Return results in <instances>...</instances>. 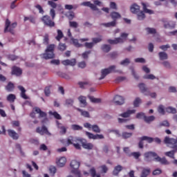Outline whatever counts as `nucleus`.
Returning a JSON list of instances; mask_svg holds the SVG:
<instances>
[{
	"mask_svg": "<svg viewBox=\"0 0 177 177\" xmlns=\"http://www.w3.org/2000/svg\"><path fill=\"white\" fill-rule=\"evenodd\" d=\"M102 50L106 53H109V51L111 50V46L109 44H104L102 46Z\"/></svg>",
	"mask_w": 177,
	"mask_h": 177,
	"instance_id": "35",
	"label": "nucleus"
},
{
	"mask_svg": "<svg viewBox=\"0 0 177 177\" xmlns=\"http://www.w3.org/2000/svg\"><path fill=\"white\" fill-rule=\"evenodd\" d=\"M110 17L113 20V21L117 22V20H118V19H121V14L118 12H112L110 14Z\"/></svg>",
	"mask_w": 177,
	"mask_h": 177,
	"instance_id": "20",
	"label": "nucleus"
},
{
	"mask_svg": "<svg viewBox=\"0 0 177 177\" xmlns=\"http://www.w3.org/2000/svg\"><path fill=\"white\" fill-rule=\"evenodd\" d=\"M130 10L131 13H134V14L139 13V12L140 11V6H139L136 3H133V5H131L130 8Z\"/></svg>",
	"mask_w": 177,
	"mask_h": 177,
	"instance_id": "18",
	"label": "nucleus"
},
{
	"mask_svg": "<svg viewBox=\"0 0 177 177\" xmlns=\"http://www.w3.org/2000/svg\"><path fill=\"white\" fill-rule=\"evenodd\" d=\"M5 89L7 92H13V91H15V84L12 82H9L6 86Z\"/></svg>",
	"mask_w": 177,
	"mask_h": 177,
	"instance_id": "25",
	"label": "nucleus"
},
{
	"mask_svg": "<svg viewBox=\"0 0 177 177\" xmlns=\"http://www.w3.org/2000/svg\"><path fill=\"white\" fill-rule=\"evenodd\" d=\"M161 174H162V170H161L160 169H156L152 172V175H153V176H156L157 175H161Z\"/></svg>",
	"mask_w": 177,
	"mask_h": 177,
	"instance_id": "52",
	"label": "nucleus"
},
{
	"mask_svg": "<svg viewBox=\"0 0 177 177\" xmlns=\"http://www.w3.org/2000/svg\"><path fill=\"white\" fill-rule=\"evenodd\" d=\"M131 156L133 157L136 160H138L140 157V152H133L131 153Z\"/></svg>",
	"mask_w": 177,
	"mask_h": 177,
	"instance_id": "63",
	"label": "nucleus"
},
{
	"mask_svg": "<svg viewBox=\"0 0 177 177\" xmlns=\"http://www.w3.org/2000/svg\"><path fill=\"white\" fill-rule=\"evenodd\" d=\"M50 114L53 115L56 120H62V116H60V115L57 111H50Z\"/></svg>",
	"mask_w": 177,
	"mask_h": 177,
	"instance_id": "45",
	"label": "nucleus"
},
{
	"mask_svg": "<svg viewBox=\"0 0 177 177\" xmlns=\"http://www.w3.org/2000/svg\"><path fill=\"white\" fill-rule=\"evenodd\" d=\"M167 113H171L172 114L176 113V109L173 108L172 106H169L166 109Z\"/></svg>",
	"mask_w": 177,
	"mask_h": 177,
	"instance_id": "48",
	"label": "nucleus"
},
{
	"mask_svg": "<svg viewBox=\"0 0 177 177\" xmlns=\"http://www.w3.org/2000/svg\"><path fill=\"white\" fill-rule=\"evenodd\" d=\"M48 5H49V6L53 8V9H56V8H57V4L52 1H48Z\"/></svg>",
	"mask_w": 177,
	"mask_h": 177,
	"instance_id": "60",
	"label": "nucleus"
},
{
	"mask_svg": "<svg viewBox=\"0 0 177 177\" xmlns=\"http://www.w3.org/2000/svg\"><path fill=\"white\" fill-rule=\"evenodd\" d=\"M144 160L146 162H151L153 158L158 162H160L162 165H169V162L167 160L165 157L161 158L157 155L156 152L148 151L144 154Z\"/></svg>",
	"mask_w": 177,
	"mask_h": 177,
	"instance_id": "2",
	"label": "nucleus"
},
{
	"mask_svg": "<svg viewBox=\"0 0 177 177\" xmlns=\"http://www.w3.org/2000/svg\"><path fill=\"white\" fill-rule=\"evenodd\" d=\"M142 103V100L139 97H136L133 102L134 107H139V104Z\"/></svg>",
	"mask_w": 177,
	"mask_h": 177,
	"instance_id": "46",
	"label": "nucleus"
},
{
	"mask_svg": "<svg viewBox=\"0 0 177 177\" xmlns=\"http://www.w3.org/2000/svg\"><path fill=\"white\" fill-rule=\"evenodd\" d=\"M77 111H80V113H81V115H82L83 117H85L86 118H89L90 115H89V112L86 111H83L82 109L77 108Z\"/></svg>",
	"mask_w": 177,
	"mask_h": 177,
	"instance_id": "33",
	"label": "nucleus"
},
{
	"mask_svg": "<svg viewBox=\"0 0 177 177\" xmlns=\"http://www.w3.org/2000/svg\"><path fill=\"white\" fill-rule=\"evenodd\" d=\"M71 128L73 131H82L83 127L78 124H72Z\"/></svg>",
	"mask_w": 177,
	"mask_h": 177,
	"instance_id": "43",
	"label": "nucleus"
},
{
	"mask_svg": "<svg viewBox=\"0 0 177 177\" xmlns=\"http://www.w3.org/2000/svg\"><path fill=\"white\" fill-rule=\"evenodd\" d=\"M69 26H70V27H72V28H77L78 23H77V21H70Z\"/></svg>",
	"mask_w": 177,
	"mask_h": 177,
	"instance_id": "61",
	"label": "nucleus"
},
{
	"mask_svg": "<svg viewBox=\"0 0 177 177\" xmlns=\"http://www.w3.org/2000/svg\"><path fill=\"white\" fill-rule=\"evenodd\" d=\"M57 35L55 37V39L57 41H60L62 38H63V37H64V35L63 34V32L60 29H58L57 30Z\"/></svg>",
	"mask_w": 177,
	"mask_h": 177,
	"instance_id": "31",
	"label": "nucleus"
},
{
	"mask_svg": "<svg viewBox=\"0 0 177 177\" xmlns=\"http://www.w3.org/2000/svg\"><path fill=\"white\" fill-rule=\"evenodd\" d=\"M117 22L115 21H112L111 22L102 24L101 26H104V27H115Z\"/></svg>",
	"mask_w": 177,
	"mask_h": 177,
	"instance_id": "37",
	"label": "nucleus"
},
{
	"mask_svg": "<svg viewBox=\"0 0 177 177\" xmlns=\"http://www.w3.org/2000/svg\"><path fill=\"white\" fill-rule=\"evenodd\" d=\"M163 23L164 28H169L170 30L175 28L176 26V24L172 21H163Z\"/></svg>",
	"mask_w": 177,
	"mask_h": 177,
	"instance_id": "13",
	"label": "nucleus"
},
{
	"mask_svg": "<svg viewBox=\"0 0 177 177\" xmlns=\"http://www.w3.org/2000/svg\"><path fill=\"white\" fill-rule=\"evenodd\" d=\"M121 37H117L115 39H109L107 40L108 43L111 45H117L118 44H123L128 38V33L123 32L120 35Z\"/></svg>",
	"mask_w": 177,
	"mask_h": 177,
	"instance_id": "4",
	"label": "nucleus"
},
{
	"mask_svg": "<svg viewBox=\"0 0 177 177\" xmlns=\"http://www.w3.org/2000/svg\"><path fill=\"white\" fill-rule=\"evenodd\" d=\"M144 80H156V76L153 74L145 75L143 76Z\"/></svg>",
	"mask_w": 177,
	"mask_h": 177,
	"instance_id": "51",
	"label": "nucleus"
},
{
	"mask_svg": "<svg viewBox=\"0 0 177 177\" xmlns=\"http://www.w3.org/2000/svg\"><path fill=\"white\" fill-rule=\"evenodd\" d=\"M158 127V128H161L162 127L169 128V122H168V120H163L159 123Z\"/></svg>",
	"mask_w": 177,
	"mask_h": 177,
	"instance_id": "32",
	"label": "nucleus"
},
{
	"mask_svg": "<svg viewBox=\"0 0 177 177\" xmlns=\"http://www.w3.org/2000/svg\"><path fill=\"white\" fill-rule=\"evenodd\" d=\"M34 110L37 114H39V118H44L47 115L46 113L42 111L39 107H35Z\"/></svg>",
	"mask_w": 177,
	"mask_h": 177,
	"instance_id": "21",
	"label": "nucleus"
},
{
	"mask_svg": "<svg viewBox=\"0 0 177 177\" xmlns=\"http://www.w3.org/2000/svg\"><path fill=\"white\" fill-rule=\"evenodd\" d=\"M54 20L55 19L51 18L49 15H44L41 18V21H42L43 24L46 26V27H50V28L56 26Z\"/></svg>",
	"mask_w": 177,
	"mask_h": 177,
	"instance_id": "5",
	"label": "nucleus"
},
{
	"mask_svg": "<svg viewBox=\"0 0 177 177\" xmlns=\"http://www.w3.org/2000/svg\"><path fill=\"white\" fill-rule=\"evenodd\" d=\"M66 162H67L66 157H61L57 162V165L60 167H64V165H66Z\"/></svg>",
	"mask_w": 177,
	"mask_h": 177,
	"instance_id": "22",
	"label": "nucleus"
},
{
	"mask_svg": "<svg viewBox=\"0 0 177 177\" xmlns=\"http://www.w3.org/2000/svg\"><path fill=\"white\" fill-rule=\"evenodd\" d=\"M18 89H19V91H21V97L27 100V99H28V97L27 96V95H26V88H24L23 86H18Z\"/></svg>",
	"mask_w": 177,
	"mask_h": 177,
	"instance_id": "23",
	"label": "nucleus"
},
{
	"mask_svg": "<svg viewBox=\"0 0 177 177\" xmlns=\"http://www.w3.org/2000/svg\"><path fill=\"white\" fill-rule=\"evenodd\" d=\"M74 142H75V139L73 136H69L67 138V142H66V146H70V145H73Z\"/></svg>",
	"mask_w": 177,
	"mask_h": 177,
	"instance_id": "40",
	"label": "nucleus"
},
{
	"mask_svg": "<svg viewBox=\"0 0 177 177\" xmlns=\"http://www.w3.org/2000/svg\"><path fill=\"white\" fill-rule=\"evenodd\" d=\"M84 46H85V48H86V49H92V48H93V46H95V44H93V41L92 42H86L84 44Z\"/></svg>",
	"mask_w": 177,
	"mask_h": 177,
	"instance_id": "53",
	"label": "nucleus"
},
{
	"mask_svg": "<svg viewBox=\"0 0 177 177\" xmlns=\"http://www.w3.org/2000/svg\"><path fill=\"white\" fill-rule=\"evenodd\" d=\"M85 133L86 136H87V137L88 138V139H93V140H96V139H104V136H103V134L94 135L93 133L89 131H86Z\"/></svg>",
	"mask_w": 177,
	"mask_h": 177,
	"instance_id": "10",
	"label": "nucleus"
},
{
	"mask_svg": "<svg viewBox=\"0 0 177 177\" xmlns=\"http://www.w3.org/2000/svg\"><path fill=\"white\" fill-rule=\"evenodd\" d=\"M138 88L141 91L142 93H145V92H147V87H146V84H145L144 83L139 84Z\"/></svg>",
	"mask_w": 177,
	"mask_h": 177,
	"instance_id": "36",
	"label": "nucleus"
},
{
	"mask_svg": "<svg viewBox=\"0 0 177 177\" xmlns=\"http://www.w3.org/2000/svg\"><path fill=\"white\" fill-rule=\"evenodd\" d=\"M151 172L150 168H142L140 177H147L150 175Z\"/></svg>",
	"mask_w": 177,
	"mask_h": 177,
	"instance_id": "24",
	"label": "nucleus"
},
{
	"mask_svg": "<svg viewBox=\"0 0 177 177\" xmlns=\"http://www.w3.org/2000/svg\"><path fill=\"white\" fill-rule=\"evenodd\" d=\"M158 111L160 113V114H162V115H164L165 114V110L164 109V106L160 105L158 108Z\"/></svg>",
	"mask_w": 177,
	"mask_h": 177,
	"instance_id": "56",
	"label": "nucleus"
},
{
	"mask_svg": "<svg viewBox=\"0 0 177 177\" xmlns=\"http://www.w3.org/2000/svg\"><path fill=\"white\" fill-rule=\"evenodd\" d=\"M66 48L67 46H66V44L60 43L58 46L59 50H61L62 52L66 50Z\"/></svg>",
	"mask_w": 177,
	"mask_h": 177,
	"instance_id": "59",
	"label": "nucleus"
},
{
	"mask_svg": "<svg viewBox=\"0 0 177 177\" xmlns=\"http://www.w3.org/2000/svg\"><path fill=\"white\" fill-rule=\"evenodd\" d=\"M78 100L80 103V104H82L84 107L86 106L88 103L86 102V97L84 95H80L78 97Z\"/></svg>",
	"mask_w": 177,
	"mask_h": 177,
	"instance_id": "27",
	"label": "nucleus"
},
{
	"mask_svg": "<svg viewBox=\"0 0 177 177\" xmlns=\"http://www.w3.org/2000/svg\"><path fill=\"white\" fill-rule=\"evenodd\" d=\"M158 56L160 60H167V59H168V54L165 52H160Z\"/></svg>",
	"mask_w": 177,
	"mask_h": 177,
	"instance_id": "30",
	"label": "nucleus"
},
{
	"mask_svg": "<svg viewBox=\"0 0 177 177\" xmlns=\"http://www.w3.org/2000/svg\"><path fill=\"white\" fill-rule=\"evenodd\" d=\"M75 59H66L62 62V64L64 66H74L76 64Z\"/></svg>",
	"mask_w": 177,
	"mask_h": 177,
	"instance_id": "17",
	"label": "nucleus"
},
{
	"mask_svg": "<svg viewBox=\"0 0 177 177\" xmlns=\"http://www.w3.org/2000/svg\"><path fill=\"white\" fill-rule=\"evenodd\" d=\"M154 120H156V118L153 115L151 116H144V121H145V122H147V124H149V122H151L152 121H154Z\"/></svg>",
	"mask_w": 177,
	"mask_h": 177,
	"instance_id": "38",
	"label": "nucleus"
},
{
	"mask_svg": "<svg viewBox=\"0 0 177 177\" xmlns=\"http://www.w3.org/2000/svg\"><path fill=\"white\" fill-rule=\"evenodd\" d=\"M23 74V70L18 66H14L11 68V75H16L20 77Z\"/></svg>",
	"mask_w": 177,
	"mask_h": 177,
	"instance_id": "9",
	"label": "nucleus"
},
{
	"mask_svg": "<svg viewBox=\"0 0 177 177\" xmlns=\"http://www.w3.org/2000/svg\"><path fill=\"white\" fill-rule=\"evenodd\" d=\"M113 100L114 103L118 106H121V104H124V97L121 95H115Z\"/></svg>",
	"mask_w": 177,
	"mask_h": 177,
	"instance_id": "15",
	"label": "nucleus"
},
{
	"mask_svg": "<svg viewBox=\"0 0 177 177\" xmlns=\"http://www.w3.org/2000/svg\"><path fill=\"white\" fill-rule=\"evenodd\" d=\"M77 8H78V6L77 5L73 6V5H68V4L65 5V9H66L67 10H71L72 9H77Z\"/></svg>",
	"mask_w": 177,
	"mask_h": 177,
	"instance_id": "57",
	"label": "nucleus"
},
{
	"mask_svg": "<svg viewBox=\"0 0 177 177\" xmlns=\"http://www.w3.org/2000/svg\"><path fill=\"white\" fill-rule=\"evenodd\" d=\"M7 132L10 138H12L13 140H17V139H19V134L16 131H15V130L8 129L7 130Z\"/></svg>",
	"mask_w": 177,
	"mask_h": 177,
	"instance_id": "16",
	"label": "nucleus"
},
{
	"mask_svg": "<svg viewBox=\"0 0 177 177\" xmlns=\"http://www.w3.org/2000/svg\"><path fill=\"white\" fill-rule=\"evenodd\" d=\"M36 132L40 135H48V136H50L51 135L49 131H48V128H46L45 126H42L41 128L37 127L36 129Z\"/></svg>",
	"mask_w": 177,
	"mask_h": 177,
	"instance_id": "12",
	"label": "nucleus"
},
{
	"mask_svg": "<svg viewBox=\"0 0 177 177\" xmlns=\"http://www.w3.org/2000/svg\"><path fill=\"white\" fill-rule=\"evenodd\" d=\"M88 97L89 98L91 103H101L102 99L100 98H95V97L92 95H88Z\"/></svg>",
	"mask_w": 177,
	"mask_h": 177,
	"instance_id": "28",
	"label": "nucleus"
},
{
	"mask_svg": "<svg viewBox=\"0 0 177 177\" xmlns=\"http://www.w3.org/2000/svg\"><path fill=\"white\" fill-rule=\"evenodd\" d=\"M131 136H132V133L123 132L122 133V138L123 139H129V138H131Z\"/></svg>",
	"mask_w": 177,
	"mask_h": 177,
	"instance_id": "44",
	"label": "nucleus"
},
{
	"mask_svg": "<svg viewBox=\"0 0 177 177\" xmlns=\"http://www.w3.org/2000/svg\"><path fill=\"white\" fill-rule=\"evenodd\" d=\"M91 129L93 132H95V133H100V132H102L100 127H99V126L97 124L92 125Z\"/></svg>",
	"mask_w": 177,
	"mask_h": 177,
	"instance_id": "39",
	"label": "nucleus"
},
{
	"mask_svg": "<svg viewBox=\"0 0 177 177\" xmlns=\"http://www.w3.org/2000/svg\"><path fill=\"white\" fill-rule=\"evenodd\" d=\"M7 100L8 102H10V103H15V100H16V95L15 94H9L7 96Z\"/></svg>",
	"mask_w": 177,
	"mask_h": 177,
	"instance_id": "34",
	"label": "nucleus"
},
{
	"mask_svg": "<svg viewBox=\"0 0 177 177\" xmlns=\"http://www.w3.org/2000/svg\"><path fill=\"white\" fill-rule=\"evenodd\" d=\"M91 50L88 51H85L84 53H83L82 54V57H83V59H88L89 55H91Z\"/></svg>",
	"mask_w": 177,
	"mask_h": 177,
	"instance_id": "64",
	"label": "nucleus"
},
{
	"mask_svg": "<svg viewBox=\"0 0 177 177\" xmlns=\"http://www.w3.org/2000/svg\"><path fill=\"white\" fill-rule=\"evenodd\" d=\"M89 173L91 177H96L97 174H96V169L95 167H92L89 170Z\"/></svg>",
	"mask_w": 177,
	"mask_h": 177,
	"instance_id": "50",
	"label": "nucleus"
},
{
	"mask_svg": "<svg viewBox=\"0 0 177 177\" xmlns=\"http://www.w3.org/2000/svg\"><path fill=\"white\" fill-rule=\"evenodd\" d=\"M66 106H73L74 104V100L69 98L66 99L65 101Z\"/></svg>",
	"mask_w": 177,
	"mask_h": 177,
	"instance_id": "54",
	"label": "nucleus"
},
{
	"mask_svg": "<svg viewBox=\"0 0 177 177\" xmlns=\"http://www.w3.org/2000/svg\"><path fill=\"white\" fill-rule=\"evenodd\" d=\"M145 17H146V15H145V12H143V11H140L138 14V20H143Z\"/></svg>",
	"mask_w": 177,
	"mask_h": 177,
	"instance_id": "58",
	"label": "nucleus"
},
{
	"mask_svg": "<svg viewBox=\"0 0 177 177\" xmlns=\"http://www.w3.org/2000/svg\"><path fill=\"white\" fill-rule=\"evenodd\" d=\"M70 165H71V167H72L73 169H74V170H72V172L73 174H80L78 170H77V169H78V168H80V162H78V161H77L75 160H72L71 162Z\"/></svg>",
	"mask_w": 177,
	"mask_h": 177,
	"instance_id": "11",
	"label": "nucleus"
},
{
	"mask_svg": "<svg viewBox=\"0 0 177 177\" xmlns=\"http://www.w3.org/2000/svg\"><path fill=\"white\" fill-rule=\"evenodd\" d=\"M49 171H50V174L53 176L56 174L57 169H56L55 167L50 166V168H49Z\"/></svg>",
	"mask_w": 177,
	"mask_h": 177,
	"instance_id": "62",
	"label": "nucleus"
},
{
	"mask_svg": "<svg viewBox=\"0 0 177 177\" xmlns=\"http://www.w3.org/2000/svg\"><path fill=\"white\" fill-rule=\"evenodd\" d=\"M165 145H167V147L172 149L171 151H169L165 153L166 157L175 159V153H177V137L176 138H169V136L165 137L163 140Z\"/></svg>",
	"mask_w": 177,
	"mask_h": 177,
	"instance_id": "1",
	"label": "nucleus"
},
{
	"mask_svg": "<svg viewBox=\"0 0 177 177\" xmlns=\"http://www.w3.org/2000/svg\"><path fill=\"white\" fill-rule=\"evenodd\" d=\"M142 6L145 13H148L149 15H153L154 13V11L147 9V6H146V3H142Z\"/></svg>",
	"mask_w": 177,
	"mask_h": 177,
	"instance_id": "29",
	"label": "nucleus"
},
{
	"mask_svg": "<svg viewBox=\"0 0 177 177\" xmlns=\"http://www.w3.org/2000/svg\"><path fill=\"white\" fill-rule=\"evenodd\" d=\"M102 36H100L99 37H94L92 39V42L95 45V44H99V42H102Z\"/></svg>",
	"mask_w": 177,
	"mask_h": 177,
	"instance_id": "47",
	"label": "nucleus"
},
{
	"mask_svg": "<svg viewBox=\"0 0 177 177\" xmlns=\"http://www.w3.org/2000/svg\"><path fill=\"white\" fill-rule=\"evenodd\" d=\"M77 142H81L83 149H86V150H92L93 149V144L87 142L84 138H79L77 139Z\"/></svg>",
	"mask_w": 177,
	"mask_h": 177,
	"instance_id": "8",
	"label": "nucleus"
},
{
	"mask_svg": "<svg viewBox=\"0 0 177 177\" xmlns=\"http://www.w3.org/2000/svg\"><path fill=\"white\" fill-rule=\"evenodd\" d=\"M50 88H52V85L46 86L44 88V94L46 96H50Z\"/></svg>",
	"mask_w": 177,
	"mask_h": 177,
	"instance_id": "41",
	"label": "nucleus"
},
{
	"mask_svg": "<svg viewBox=\"0 0 177 177\" xmlns=\"http://www.w3.org/2000/svg\"><path fill=\"white\" fill-rule=\"evenodd\" d=\"M81 6H87L88 8H91L92 10H99V8L95 4L91 3V1H84L81 4Z\"/></svg>",
	"mask_w": 177,
	"mask_h": 177,
	"instance_id": "14",
	"label": "nucleus"
},
{
	"mask_svg": "<svg viewBox=\"0 0 177 177\" xmlns=\"http://www.w3.org/2000/svg\"><path fill=\"white\" fill-rule=\"evenodd\" d=\"M17 27V23L14 22L10 25V21L7 19L6 20V27L4 28V32H10L11 34H15V28Z\"/></svg>",
	"mask_w": 177,
	"mask_h": 177,
	"instance_id": "7",
	"label": "nucleus"
},
{
	"mask_svg": "<svg viewBox=\"0 0 177 177\" xmlns=\"http://www.w3.org/2000/svg\"><path fill=\"white\" fill-rule=\"evenodd\" d=\"M145 30L148 32V34H156V32H157L156 28H145Z\"/></svg>",
	"mask_w": 177,
	"mask_h": 177,
	"instance_id": "49",
	"label": "nucleus"
},
{
	"mask_svg": "<svg viewBox=\"0 0 177 177\" xmlns=\"http://www.w3.org/2000/svg\"><path fill=\"white\" fill-rule=\"evenodd\" d=\"M135 113H136V110L133 109V110H128L127 111L121 113L120 115V117H122L123 118H128V117H129V115H131V114H135Z\"/></svg>",
	"mask_w": 177,
	"mask_h": 177,
	"instance_id": "19",
	"label": "nucleus"
},
{
	"mask_svg": "<svg viewBox=\"0 0 177 177\" xmlns=\"http://www.w3.org/2000/svg\"><path fill=\"white\" fill-rule=\"evenodd\" d=\"M43 59L45 60H49V59H55V44H49L45 53L42 55Z\"/></svg>",
	"mask_w": 177,
	"mask_h": 177,
	"instance_id": "3",
	"label": "nucleus"
},
{
	"mask_svg": "<svg viewBox=\"0 0 177 177\" xmlns=\"http://www.w3.org/2000/svg\"><path fill=\"white\" fill-rule=\"evenodd\" d=\"M142 140H147L148 143H153V142H154V138L144 136L142 137Z\"/></svg>",
	"mask_w": 177,
	"mask_h": 177,
	"instance_id": "42",
	"label": "nucleus"
},
{
	"mask_svg": "<svg viewBox=\"0 0 177 177\" xmlns=\"http://www.w3.org/2000/svg\"><path fill=\"white\" fill-rule=\"evenodd\" d=\"M122 171V166L118 165V166L115 167L113 171V175L114 176H118V174Z\"/></svg>",
	"mask_w": 177,
	"mask_h": 177,
	"instance_id": "26",
	"label": "nucleus"
},
{
	"mask_svg": "<svg viewBox=\"0 0 177 177\" xmlns=\"http://www.w3.org/2000/svg\"><path fill=\"white\" fill-rule=\"evenodd\" d=\"M72 41L76 48H81V46H82V44H80V42H78V39H72Z\"/></svg>",
	"mask_w": 177,
	"mask_h": 177,
	"instance_id": "55",
	"label": "nucleus"
},
{
	"mask_svg": "<svg viewBox=\"0 0 177 177\" xmlns=\"http://www.w3.org/2000/svg\"><path fill=\"white\" fill-rule=\"evenodd\" d=\"M111 73H118V71L115 70V66L113 65L109 66L107 68L102 69L101 71V77L99 78V80H104L106 75Z\"/></svg>",
	"mask_w": 177,
	"mask_h": 177,
	"instance_id": "6",
	"label": "nucleus"
}]
</instances>
